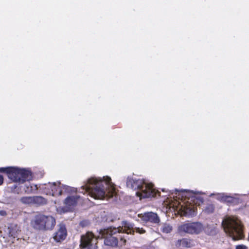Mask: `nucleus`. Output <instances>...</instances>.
I'll use <instances>...</instances> for the list:
<instances>
[{
    "mask_svg": "<svg viewBox=\"0 0 249 249\" xmlns=\"http://www.w3.org/2000/svg\"><path fill=\"white\" fill-rule=\"evenodd\" d=\"M222 200L224 202H226L228 203H231L234 201V198L228 196H223L221 198Z\"/></svg>",
    "mask_w": 249,
    "mask_h": 249,
    "instance_id": "obj_20",
    "label": "nucleus"
},
{
    "mask_svg": "<svg viewBox=\"0 0 249 249\" xmlns=\"http://www.w3.org/2000/svg\"><path fill=\"white\" fill-rule=\"evenodd\" d=\"M19 174V168L11 166L8 178L13 182H18L20 181Z\"/></svg>",
    "mask_w": 249,
    "mask_h": 249,
    "instance_id": "obj_14",
    "label": "nucleus"
},
{
    "mask_svg": "<svg viewBox=\"0 0 249 249\" xmlns=\"http://www.w3.org/2000/svg\"><path fill=\"white\" fill-rule=\"evenodd\" d=\"M7 214L6 211L3 210L0 211V215L2 216H5Z\"/></svg>",
    "mask_w": 249,
    "mask_h": 249,
    "instance_id": "obj_24",
    "label": "nucleus"
},
{
    "mask_svg": "<svg viewBox=\"0 0 249 249\" xmlns=\"http://www.w3.org/2000/svg\"><path fill=\"white\" fill-rule=\"evenodd\" d=\"M172 231V227L170 225L168 224H164L161 228V231L162 232L168 233H170Z\"/></svg>",
    "mask_w": 249,
    "mask_h": 249,
    "instance_id": "obj_19",
    "label": "nucleus"
},
{
    "mask_svg": "<svg viewBox=\"0 0 249 249\" xmlns=\"http://www.w3.org/2000/svg\"><path fill=\"white\" fill-rule=\"evenodd\" d=\"M79 197L76 196H69L64 201V210L66 212L71 211L76 205Z\"/></svg>",
    "mask_w": 249,
    "mask_h": 249,
    "instance_id": "obj_11",
    "label": "nucleus"
},
{
    "mask_svg": "<svg viewBox=\"0 0 249 249\" xmlns=\"http://www.w3.org/2000/svg\"><path fill=\"white\" fill-rule=\"evenodd\" d=\"M82 187L85 192L96 199L112 197L115 192L114 185L109 177H104L103 179L91 178Z\"/></svg>",
    "mask_w": 249,
    "mask_h": 249,
    "instance_id": "obj_1",
    "label": "nucleus"
},
{
    "mask_svg": "<svg viewBox=\"0 0 249 249\" xmlns=\"http://www.w3.org/2000/svg\"><path fill=\"white\" fill-rule=\"evenodd\" d=\"M56 231L53 233V239L57 243H61L65 240L67 236V230L63 223H59Z\"/></svg>",
    "mask_w": 249,
    "mask_h": 249,
    "instance_id": "obj_9",
    "label": "nucleus"
},
{
    "mask_svg": "<svg viewBox=\"0 0 249 249\" xmlns=\"http://www.w3.org/2000/svg\"><path fill=\"white\" fill-rule=\"evenodd\" d=\"M42 190L46 195L53 196H60L72 191L71 187L62 185L60 182L45 184L42 187Z\"/></svg>",
    "mask_w": 249,
    "mask_h": 249,
    "instance_id": "obj_6",
    "label": "nucleus"
},
{
    "mask_svg": "<svg viewBox=\"0 0 249 249\" xmlns=\"http://www.w3.org/2000/svg\"><path fill=\"white\" fill-rule=\"evenodd\" d=\"M3 183V177L2 175H0V186Z\"/></svg>",
    "mask_w": 249,
    "mask_h": 249,
    "instance_id": "obj_25",
    "label": "nucleus"
},
{
    "mask_svg": "<svg viewBox=\"0 0 249 249\" xmlns=\"http://www.w3.org/2000/svg\"><path fill=\"white\" fill-rule=\"evenodd\" d=\"M23 202L25 203L33 202L38 205L46 204L47 200L41 196H35L33 197H24L22 198Z\"/></svg>",
    "mask_w": 249,
    "mask_h": 249,
    "instance_id": "obj_13",
    "label": "nucleus"
},
{
    "mask_svg": "<svg viewBox=\"0 0 249 249\" xmlns=\"http://www.w3.org/2000/svg\"><path fill=\"white\" fill-rule=\"evenodd\" d=\"M176 246L177 247L181 246L183 248H190L193 245L191 240L187 238H182L177 241Z\"/></svg>",
    "mask_w": 249,
    "mask_h": 249,
    "instance_id": "obj_16",
    "label": "nucleus"
},
{
    "mask_svg": "<svg viewBox=\"0 0 249 249\" xmlns=\"http://www.w3.org/2000/svg\"><path fill=\"white\" fill-rule=\"evenodd\" d=\"M30 223L35 230L42 231H51L54 228L56 221L52 216L38 213L34 216Z\"/></svg>",
    "mask_w": 249,
    "mask_h": 249,
    "instance_id": "obj_4",
    "label": "nucleus"
},
{
    "mask_svg": "<svg viewBox=\"0 0 249 249\" xmlns=\"http://www.w3.org/2000/svg\"><path fill=\"white\" fill-rule=\"evenodd\" d=\"M194 205H196L197 204L199 205V202H203V199L201 197H196L195 196H192L189 198Z\"/></svg>",
    "mask_w": 249,
    "mask_h": 249,
    "instance_id": "obj_18",
    "label": "nucleus"
},
{
    "mask_svg": "<svg viewBox=\"0 0 249 249\" xmlns=\"http://www.w3.org/2000/svg\"><path fill=\"white\" fill-rule=\"evenodd\" d=\"M20 181L19 183H24L26 181H29L32 178V174L31 171L25 169L20 168Z\"/></svg>",
    "mask_w": 249,
    "mask_h": 249,
    "instance_id": "obj_15",
    "label": "nucleus"
},
{
    "mask_svg": "<svg viewBox=\"0 0 249 249\" xmlns=\"http://www.w3.org/2000/svg\"><path fill=\"white\" fill-rule=\"evenodd\" d=\"M123 227L124 231L127 234H133L135 231L140 234H143L145 232V231L142 228L135 227L134 228L131 224L126 221L123 223Z\"/></svg>",
    "mask_w": 249,
    "mask_h": 249,
    "instance_id": "obj_12",
    "label": "nucleus"
},
{
    "mask_svg": "<svg viewBox=\"0 0 249 249\" xmlns=\"http://www.w3.org/2000/svg\"><path fill=\"white\" fill-rule=\"evenodd\" d=\"M222 224L225 232L233 240L242 239L243 236V225L239 220L229 217L223 222Z\"/></svg>",
    "mask_w": 249,
    "mask_h": 249,
    "instance_id": "obj_5",
    "label": "nucleus"
},
{
    "mask_svg": "<svg viewBox=\"0 0 249 249\" xmlns=\"http://www.w3.org/2000/svg\"><path fill=\"white\" fill-rule=\"evenodd\" d=\"M123 226L117 228L110 227L107 229L101 230L100 234L104 238V243L106 245L111 247H116L119 243L120 246L125 244L126 240L124 237L120 235L124 233Z\"/></svg>",
    "mask_w": 249,
    "mask_h": 249,
    "instance_id": "obj_3",
    "label": "nucleus"
},
{
    "mask_svg": "<svg viewBox=\"0 0 249 249\" xmlns=\"http://www.w3.org/2000/svg\"><path fill=\"white\" fill-rule=\"evenodd\" d=\"M126 185L128 188L137 190L136 194L141 199L160 196V193L154 188L152 183H146L143 179L128 178Z\"/></svg>",
    "mask_w": 249,
    "mask_h": 249,
    "instance_id": "obj_2",
    "label": "nucleus"
},
{
    "mask_svg": "<svg viewBox=\"0 0 249 249\" xmlns=\"http://www.w3.org/2000/svg\"><path fill=\"white\" fill-rule=\"evenodd\" d=\"M98 239L91 232L88 231L81 237L80 249H97Z\"/></svg>",
    "mask_w": 249,
    "mask_h": 249,
    "instance_id": "obj_7",
    "label": "nucleus"
},
{
    "mask_svg": "<svg viewBox=\"0 0 249 249\" xmlns=\"http://www.w3.org/2000/svg\"><path fill=\"white\" fill-rule=\"evenodd\" d=\"M214 207L213 205H209L206 207L205 209V212L208 213H213L214 212Z\"/></svg>",
    "mask_w": 249,
    "mask_h": 249,
    "instance_id": "obj_21",
    "label": "nucleus"
},
{
    "mask_svg": "<svg viewBox=\"0 0 249 249\" xmlns=\"http://www.w3.org/2000/svg\"><path fill=\"white\" fill-rule=\"evenodd\" d=\"M236 249H248L247 246L244 245H239L236 246Z\"/></svg>",
    "mask_w": 249,
    "mask_h": 249,
    "instance_id": "obj_23",
    "label": "nucleus"
},
{
    "mask_svg": "<svg viewBox=\"0 0 249 249\" xmlns=\"http://www.w3.org/2000/svg\"><path fill=\"white\" fill-rule=\"evenodd\" d=\"M11 166L6 167H0V173H5L8 176Z\"/></svg>",
    "mask_w": 249,
    "mask_h": 249,
    "instance_id": "obj_22",
    "label": "nucleus"
},
{
    "mask_svg": "<svg viewBox=\"0 0 249 249\" xmlns=\"http://www.w3.org/2000/svg\"><path fill=\"white\" fill-rule=\"evenodd\" d=\"M139 217L145 222H150L154 224H158L160 219L158 214L153 212H146L139 214Z\"/></svg>",
    "mask_w": 249,
    "mask_h": 249,
    "instance_id": "obj_10",
    "label": "nucleus"
},
{
    "mask_svg": "<svg viewBox=\"0 0 249 249\" xmlns=\"http://www.w3.org/2000/svg\"><path fill=\"white\" fill-rule=\"evenodd\" d=\"M203 229L202 225L199 222L186 223L179 226L178 228V232L189 234H198Z\"/></svg>",
    "mask_w": 249,
    "mask_h": 249,
    "instance_id": "obj_8",
    "label": "nucleus"
},
{
    "mask_svg": "<svg viewBox=\"0 0 249 249\" xmlns=\"http://www.w3.org/2000/svg\"><path fill=\"white\" fill-rule=\"evenodd\" d=\"M21 187L22 188L23 190L27 194L31 193L33 191H35L37 189V187L36 185L31 184L30 182L25 183L23 186H22Z\"/></svg>",
    "mask_w": 249,
    "mask_h": 249,
    "instance_id": "obj_17",
    "label": "nucleus"
},
{
    "mask_svg": "<svg viewBox=\"0 0 249 249\" xmlns=\"http://www.w3.org/2000/svg\"><path fill=\"white\" fill-rule=\"evenodd\" d=\"M10 234H11V235H13V234H12V233H11V231H10Z\"/></svg>",
    "mask_w": 249,
    "mask_h": 249,
    "instance_id": "obj_26",
    "label": "nucleus"
}]
</instances>
